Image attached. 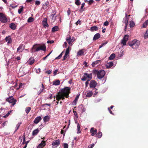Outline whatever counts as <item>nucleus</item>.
Masks as SVG:
<instances>
[{
  "label": "nucleus",
  "instance_id": "nucleus-1",
  "mask_svg": "<svg viewBox=\"0 0 148 148\" xmlns=\"http://www.w3.org/2000/svg\"><path fill=\"white\" fill-rule=\"evenodd\" d=\"M70 91L71 88L68 87H64V88L60 89L56 95V100L59 101L62 99L63 100L65 99V97L67 98L71 93Z\"/></svg>",
  "mask_w": 148,
  "mask_h": 148
},
{
  "label": "nucleus",
  "instance_id": "nucleus-2",
  "mask_svg": "<svg viewBox=\"0 0 148 148\" xmlns=\"http://www.w3.org/2000/svg\"><path fill=\"white\" fill-rule=\"evenodd\" d=\"M39 45L36 44L33 45L31 49L32 52H36L37 51L41 50L43 51H45L46 50V47L45 45H41L40 46L37 47V46Z\"/></svg>",
  "mask_w": 148,
  "mask_h": 148
},
{
  "label": "nucleus",
  "instance_id": "nucleus-3",
  "mask_svg": "<svg viewBox=\"0 0 148 148\" xmlns=\"http://www.w3.org/2000/svg\"><path fill=\"white\" fill-rule=\"evenodd\" d=\"M92 73L94 74H97V77L99 79L103 78L105 74V72L103 70L98 71L96 69H94L93 70Z\"/></svg>",
  "mask_w": 148,
  "mask_h": 148
},
{
  "label": "nucleus",
  "instance_id": "nucleus-4",
  "mask_svg": "<svg viewBox=\"0 0 148 148\" xmlns=\"http://www.w3.org/2000/svg\"><path fill=\"white\" fill-rule=\"evenodd\" d=\"M140 45V42L137 40H134L131 42L129 43V45L133 49L137 48Z\"/></svg>",
  "mask_w": 148,
  "mask_h": 148
},
{
  "label": "nucleus",
  "instance_id": "nucleus-5",
  "mask_svg": "<svg viewBox=\"0 0 148 148\" xmlns=\"http://www.w3.org/2000/svg\"><path fill=\"white\" fill-rule=\"evenodd\" d=\"M92 78V74L91 73L88 74L87 73H84L81 80L83 81H85L87 79L88 80L90 81Z\"/></svg>",
  "mask_w": 148,
  "mask_h": 148
},
{
  "label": "nucleus",
  "instance_id": "nucleus-6",
  "mask_svg": "<svg viewBox=\"0 0 148 148\" xmlns=\"http://www.w3.org/2000/svg\"><path fill=\"white\" fill-rule=\"evenodd\" d=\"M6 101L10 103H12V105L14 106L16 103V101L14 99L12 96L9 97L6 99Z\"/></svg>",
  "mask_w": 148,
  "mask_h": 148
},
{
  "label": "nucleus",
  "instance_id": "nucleus-7",
  "mask_svg": "<svg viewBox=\"0 0 148 148\" xmlns=\"http://www.w3.org/2000/svg\"><path fill=\"white\" fill-rule=\"evenodd\" d=\"M0 21L3 23H6L8 21L5 15L1 13H0Z\"/></svg>",
  "mask_w": 148,
  "mask_h": 148
},
{
  "label": "nucleus",
  "instance_id": "nucleus-8",
  "mask_svg": "<svg viewBox=\"0 0 148 148\" xmlns=\"http://www.w3.org/2000/svg\"><path fill=\"white\" fill-rule=\"evenodd\" d=\"M97 86V82L94 80H91L90 83V88H94Z\"/></svg>",
  "mask_w": 148,
  "mask_h": 148
},
{
  "label": "nucleus",
  "instance_id": "nucleus-9",
  "mask_svg": "<svg viewBox=\"0 0 148 148\" xmlns=\"http://www.w3.org/2000/svg\"><path fill=\"white\" fill-rule=\"evenodd\" d=\"M42 23L44 27H48L49 25L47 23V18H44Z\"/></svg>",
  "mask_w": 148,
  "mask_h": 148
},
{
  "label": "nucleus",
  "instance_id": "nucleus-10",
  "mask_svg": "<svg viewBox=\"0 0 148 148\" xmlns=\"http://www.w3.org/2000/svg\"><path fill=\"white\" fill-rule=\"evenodd\" d=\"M60 143V142L59 139L53 142L52 145L53 146H58Z\"/></svg>",
  "mask_w": 148,
  "mask_h": 148
},
{
  "label": "nucleus",
  "instance_id": "nucleus-11",
  "mask_svg": "<svg viewBox=\"0 0 148 148\" xmlns=\"http://www.w3.org/2000/svg\"><path fill=\"white\" fill-rule=\"evenodd\" d=\"M97 130L93 127H92L90 129V132L91 133V136H94L95 134L97 133Z\"/></svg>",
  "mask_w": 148,
  "mask_h": 148
},
{
  "label": "nucleus",
  "instance_id": "nucleus-12",
  "mask_svg": "<svg viewBox=\"0 0 148 148\" xmlns=\"http://www.w3.org/2000/svg\"><path fill=\"white\" fill-rule=\"evenodd\" d=\"M46 145L45 141L44 140H42L41 142V143L38 145L37 148H42L45 146Z\"/></svg>",
  "mask_w": 148,
  "mask_h": 148
},
{
  "label": "nucleus",
  "instance_id": "nucleus-13",
  "mask_svg": "<svg viewBox=\"0 0 148 148\" xmlns=\"http://www.w3.org/2000/svg\"><path fill=\"white\" fill-rule=\"evenodd\" d=\"M130 15H129L128 16H127V14L126 13H125V17L124 18L123 20V23H127L128 22L129 18L128 17L130 16Z\"/></svg>",
  "mask_w": 148,
  "mask_h": 148
},
{
  "label": "nucleus",
  "instance_id": "nucleus-14",
  "mask_svg": "<svg viewBox=\"0 0 148 148\" xmlns=\"http://www.w3.org/2000/svg\"><path fill=\"white\" fill-rule=\"evenodd\" d=\"M42 118L40 116H38L34 120V122L35 124H37L41 120Z\"/></svg>",
  "mask_w": 148,
  "mask_h": 148
},
{
  "label": "nucleus",
  "instance_id": "nucleus-15",
  "mask_svg": "<svg viewBox=\"0 0 148 148\" xmlns=\"http://www.w3.org/2000/svg\"><path fill=\"white\" fill-rule=\"evenodd\" d=\"M113 65V63L112 62L107 63L106 65V66L107 69H109L112 67Z\"/></svg>",
  "mask_w": 148,
  "mask_h": 148
},
{
  "label": "nucleus",
  "instance_id": "nucleus-16",
  "mask_svg": "<svg viewBox=\"0 0 148 148\" xmlns=\"http://www.w3.org/2000/svg\"><path fill=\"white\" fill-rule=\"evenodd\" d=\"M5 41L8 42V44H10L12 42V39L10 36H7L5 38Z\"/></svg>",
  "mask_w": 148,
  "mask_h": 148
},
{
  "label": "nucleus",
  "instance_id": "nucleus-17",
  "mask_svg": "<svg viewBox=\"0 0 148 148\" xmlns=\"http://www.w3.org/2000/svg\"><path fill=\"white\" fill-rule=\"evenodd\" d=\"M34 59L33 58H30L27 62V63L29 65H32L34 62Z\"/></svg>",
  "mask_w": 148,
  "mask_h": 148
},
{
  "label": "nucleus",
  "instance_id": "nucleus-18",
  "mask_svg": "<svg viewBox=\"0 0 148 148\" xmlns=\"http://www.w3.org/2000/svg\"><path fill=\"white\" fill-rule=\"evenodd\" d=\"M100 37V35L99 33H97L96 34L93 38V40H95L99 38Z\"/></svg>",
  "mask_w": 148,
  "mask_h": 148
},
{
  "label": "nucleus",
  "instance_id": "nucleus-19",
  "mask_svg": "<svg viewBox=\"0 0 148 148\" xmlns=\"http://www.w3.org/2000/svg\"><path fill=\"white\" fill-rule=\"evenodd\" d=\"M66 41L68 42L69 44H70L72 42V39L71 38V37L69 36V37H67L66 39Z\"/></svg>",
  "mask_w": 148,
  "mask_h": 148
},
{
  "label": "nucleus",
  "instance_id": "nucleus-20",
  "mask_svg": "<svg viewBox=\"0 0 148 148\" xmlns=\"http://www.w3.org/2000/svg\"><path fill=\"white\" fill-rule=\"evenodd\" d=\"M98 30V27L96 26H93L90 28V30L92 32L96 31Z\"/></svg>",
  "mask_w": 148,
  "mask_h": 148
},
{
  "label": "nucleus",
  "instance_id": "nucleus-21",
  "mask_svg": "<svg viewBox=\"0 0 148 148\" xmlns=\"http://www.w3.org/2000/svg\"><path fill=\"white\" fill-rule=\"evenodd\" d=\"M84 51L83 49L79 50L77 53V56H81L84 55Z\"/></svg>",
  "mask_w": 148,
  "mask_h": 148
},
{
  "label": "nucleus",
  "instance_id": "nucleus-22",
  "mask_svg": "<svg viewBox=\"0 0 148 148\" xmlns=\"http://www.w3.org/2000/svg\"><path fill=\"white\" fill-rule=\"evenodd\" d=\"M59 29V28L58 26H55L54 27L52 28V32H54L56 31H57Z\"/></svg>",
  "mask_w": 148,
  "mask_h": 148
},
{
  "label": "nucleus",
  "instance_id": "nucleus-23",
  "mask_svg": "<svg viewBox=\"0 0 148 148\" xmlns=\"http://www.w3.org/2000/svg\"><path fill=\"white\" fill-rule=\"evenodd\" d=\"M39 130L38 129H36L34 130L32 133V135L33 136H35L38 133Z\"/></svg>",
  "mask_w": 148,
  "mask_h": 148
},
{
  "label": "nucleus",
  "instance_id": "nucleus-24",
  "mask_svg": "<svg viewBox=\"0 0 148 148\" xmlns=\"http://www.w3.org/2000/svg\"><path fill=\"white\" fill-rule=\"evenodd\" d=\"M10 27L13 30H14L16 29V26L15 25L14 23H11L10 24Z\"/></svg>",
  "mask_w": 148,
  "mask_h": 148
},
{
  "label": "nucleus",
  "instance_id": "nucleus-25",
  "mask_svg": "<svg viewBox=\"0 0 148 148\" xmlns=\"http://www.w3.org/2000/svg\"><path fill=\"white\" fill-rule=\"evenodd\" d=\"M100 62V60H97L95 62H93L92 64V67H94L96 65L98 64L99 62Z\"/></svg>",
  "mask_w": 148,
  "mask_h": 148
},
{
  "label": "nucleus",
  "instance_id": "nucleus-26",
  "mask_svg": "<svg viewBox=\"0 0 148 148\" xmlns=\"http://www.w3.org/2000/svg\"><path fill=\"white\" fill-rule=\"evenodd\" d=\"M60 84V82L59 80L54 81L53 82V84L55 85H59Z\"/></svg>",
  "mask_w": 148,
  "mask_h": 148
},
{
  "label": "nucleus",
  "instance_id": "nucleus-27",
  "mask_svg": "<svg viewBox=\"0 0 148 148\" xmlns=\"http://www.w3.org/2000/svg\"><path fill=\"white\" fill-rule=\"evenodd\" d=\"M23 47V49H24L25 45H23V44H22L20 45L19 46V47L17 49V52H18V51L20 49H22V48Z\"/></svg>",
  "mask_w": 148,
  "mask_h": 148
},
{
  "label": "nucleus",
  "instance_id": "nucleus-28",
  "mask_svg": "<svg viewBox=\"0 0 148 148\" xmlns=\"http://www.w3.org/2000/svg\"><path fill=\"white\" fill-rule=\"evenodd\" d=\"M115 57V55L114 53H112L110 56L109 58V59L111 60H113Z\"/></svg>",
  "mask_w": 148,
  "mask_h": 148
},
{
  "label": "nucleus",
  "instance_id": "nucleus-29",
  "mask_svg": "<svg viewBox=\"0 0 148 148\" xmlns=\"http://www.w3.org/2000/svg\"><path fill=\"white\" fill-rule=\"evenodd\" d=\"M49 119V117L48 116H45L43 118V120L44 122L48 121Z\"/></svg>",
  "mask_w": 148,
  "mask_h": 148
},
{
  "label": "nucleus",
  "instance_id": "nucleus-30",
  "mask_svg": "<svg viewBox=\"0 0 148 148\" xmlns=\"http://www.w3.org/2000/svg\"><path fill=\"white\" fill-rule=\"evenodd\" d=\"M42 88L38 92V95L40 94L42 92L44 89L45 87L43 84H42Z\"/></svg>",
  "mask_w": 148,
  "mask_h": 148
},
{
  "label": "nucleus",
  "instance_id": "nucleus-31",
  "mask_svg": "<svg viewBox=\"0 0 148 148\" xmlns=\"http://www.w3.org/2000/svg\"><path fill=\"white\" fill-rule=\"evenodd\" d=\"M102 133L100 132H98L97 134H96V136L98 138H100L102 136Z\"/></svg>",
  "mask_w": 148,
  "mask_h": 148
},
{
  "label": "nucleus",
  "instance_id": "nucleus-32",
  "mask_svg": "<svg viewBox=\"0 0 148 148\" xmlns=\"http://www.w3.org/2000/svg\"><path fill=\"white\" fill-rule=\"evenodd\" d=\"M85 5V3L84 2L82 3V5L81 7V8L79 10V11L81 12H82L84 10L83 9V8L84 7Z\"/></svg>",
  "mask_w": 148,
  "mask_h": 148
},
{
  "label": "nucleus",
  "instance_id": "nucleus-33",
  "mask_svg": "<svg viewBox=\"0 0 148 148\" xmlns=\"http://www.w3.org/2000/svg\"><path fill=\"white\" fill-rule=\"evenodd\" d=\"M147 25H148V20H146L143 23V27L144 28H145Z\"/></svg>",
  "mask_w": 148,
  "mask_h": 148
},
{
  "label": "nucleus",
  "instance_id": "nucleus-34",
  "mask_svg": "<svg viewBox=\"0 0 148 148\" xmlns=\"http://www.w3.org/2000/svg\"><path fill=\"white\" fill-rule=\"evenodd\" d=\"M93 94V93L92 91H90L87 93L86 97H90L92 96Z\"/></svg>",
  "mask_w": 148,
  "mask_h": 148
},
{
  "label": "nucleus",
  "instance_id": "nucleus-35",
  "mask_svg": "<svg viewBox=\"0 0 148 148\" xmlns=\"http://www.w3.org/2000/svg\"><path fill=\"white\" fill-rule=\"evenodd\" d=\"M49 2L47 1L43 5L44 8H45V9H46L47 7H48L49 5Z\"/></svg>",
  "mask_w": 148,
  "mask_h": 148
},
{
  "label": "nucleus",
  "instance_id": "nucleus-36",
  "mask_svg": "<svg viewBox=\"0 0 148 148\" xmlns=\"http://www.w3.org/2000/svg\"><path fill=\"white\" fill-rule=\"evenodd\" d=\"M31 109V108L30 107H27L26 108L25 112L27 114L29 113Z\"/></svg>",
  "mask_w": 148,
  "mask_h": 148
},
{
  "label": "nucleus",
  "instance_id": "nucleus-37",
  "mask_svg": "<svg viewBox=\"0 0 148 148\" xmlns=\"http://www.w3.org/2000/svg\"><path fill=\"white\" fill-rule=\"evenodd\" d=\"M135 26V23L132 21H130V27H133Z\"/></svg>",
  "mask_w": 148,
  "mask_h": 148
},
{
  "label": "nucleus",
  "instance_id": "nucleus-38",
  "mask_svg": "<svg viewBox=\"0 0 148 148\" xmlns=\"http://www.w3.org/2000/svg\"><path fill=\"white\" fill-rule=\"evenodd\" d=\"M23 7L22 6L21 7V8L18 10V13L19 14H21L22 12L23 11Z\"/></svg>",
  "mask_w": 148,
  "mask_h": 148
},
{
  "label": "nucleus",
  "instance_id": "nucleus-39",
  "mask_svg": "<svg viewBox=\"0 0 148 148\" xmlns=\"http://www.w3.org/2000/svg\"><path fill=\"white\" fill-rule=\"evenodd\" d=\"M75 3L77 6L80 5L81 4V2L79 0H75Z\"/></svg>",
  "mask_w": 148,
  "mask_h": 148
},
{
  "label": "nucleus",
  "instance_id": "nucleus-40",
  "mask_svg": "<svg viewBox=\"0 0 148 148\" xmlns=\"http://www.w3.org/2000/svg\"><path fill=\"white\" fill-rule=\"evenodd\" d=\"M34 18L31 17H29L27 20V22L28 23H31L32 22L34 21Z\"/></svg>",
  "mask_w": 148,
  "mask_h": 148
},
{
  "label": "nucleus",
  "instance_id": "nucleus-41",
  "mask_svg": "<svg viewBox=\"0 0 148 148\" xmlns=\"http://www.w3.org/2000/svg\"><path fill=\"white\" fill-rule=\"evenodd\" d=\"M77 131H78L77 132V133H79L81 132V131H80V125L79 123L77 124Z\"/></svg>",
  "mask_w": 148,
  "mask_h": 148
},
{
  "label": "nucleus",
  "instance_id": "nucleus-42",
  "mask_svg": "<svg viewBox=\"0 0 148 148\" xmlns=\"http://www.w3.org/2000/svg\"><path fill=\"white\" fill-rule=\"evenodd\" d=\"M129 36L127 35H125L124 37L123 38V39L124 40H126V41H127L128 40L129 38Z\"/></svg>",
  "mask_w": 148,
  "mask_h": 148
},
{
  "label": "nucleus",
  "instance_id": "nucleus-43",
  "mask_svg": "<svg viewBox=\"0 0 148 148\" xmlns=\"http://www.w3.org/2000/svg\"><path fill=\"white\" fill-rule=\"evenodd\" d=\"M144 38L145 39L147 38H148V29L146 31L144 35Z\"/></svg>",
  "mask_w": 148,
  "mask_h": 148
},
{
  "label": "nucleus",
  "instance_id": "nucleus-44",
  "mask_svg": "<svg viewBox=\"0 0 148 148\" xmlns=\"http://www.w3.org/2000/svg\"><path fill=\"white\" fill-rule=\"evenodd\" d=\"M63 51H62L58 57H57L56 58H55V59L57 60V59H60L62 56V53H63Z\"/></svg>",
  "mask_w": 148,
  "mask_h": 148
},
{
  "label": "nucleus",
  "instance_id": "nucleus-45",
  "mask_svg": "<svg viewBox=\"0 0 148 148\" xmlns=\"http://www.w3.org/2000/svg\"><path fill=\"white\" fill-rule=\"evenodd\" d=\"M127 41L122 39L121 40V43L123 45H126Z\"/></svg>",
  "mask_w": 148,
  "mask_h": 148
},
{
  "label": "nucleus",
  "instance_id": "nucleus-46",
  "mask_svg": "<svg viewBox=\"0 0 148 148\" xmlns=\"http://www.w3.org/2000/svg\"><path fill=\"white\" fill-rule=\"evenodd\" d=\"M69 49L70 47H68L66 49L65 53V54L68 55L69 53Z\"/></svg>",
  "mask_w": 148,
  "mask_h": 148
},
{
  "label": "nucleus",
  "instance_id": "nucleus-47",
  "mask_svg": "<svg viewBox=\"0 0 148 148\" xmlns=\"http://www.w3.org/2000/svg\"><path fill=\"white\" fill-rule=\"evenodd\" d=\"M54 42V41L53 40H49L47 41V43L48 44L50 43V44H52Z\"/></svg>",
  "mask_w": 148,
  "mask_h": 148
},
{
  "label": "nucleus",
  "instance_id": "nucleus-48",
  "mask_svg": "<svg viewBox=\"0 0 148 148\" xmlns=\"http://www.w3.org/2000/svg\"><path fill=\"white\" fill-rule=\"evenodd\" d=\"M26 141H25V134H24L23 135V142L22 143L23 144H25Z\"/></svg>",
  "mask_w": 148,
  "mask_h": 148
},
{
  "label": "nucleus",
  "instance_id": "nucleus-49",
  "mask_svg": "<svg viewBox=\"0 0 148 148\" xmlns=\"http://www.w3.org/2000/svg\"><path fill=\"white\" fill-rule=\"evenodd\" d=\"M11 113V111L9 112L6 115H5L4 116H3V117H4V118H6V117H7Z\"/></svg>",
  "mask_w": 148,
  "mask_h": 148
},
{
  "label": "nucleus",
  "instance_id": "nucleus-50",
  "mask_svg": "<svg viewBox=\"0 0 148 148\" xmlns=\"http://www.w3.org/2000/svg\"><path fill=\"white\" fill-rule=\"evenodd\" d=\"M68 55L66 54H65V55L63 57V58L62 59V61H64L66 59Z\"/></svg>",
  "mask_w": 148,
  "mask_h": 148
},
{
  "label": "nucleus",
  "instance_id": "nucleus-51",
  "mask_svg": "<svg viewBox=\"0 0 148 148\" xmlns=\"http://www.w3.org/2000/svg\"><path fill=\"white\" fill-rule=\"evenodd\" d=\"M81 21H80V20L79 19L77 21L76 23H75V24H76V25H78V24H81Z\"/></svg>",
  "mask_w": 148,
  "mask_h": 148
},
{
  "label": "nucleus",
  "instance_id": "nucleus-52",
  "mask_svg": "<svg viewBox=\"0 0 148 148\" xmlns=\"http://www.w3.org/2000/svg\"><path fill=\"white\" fill-rule=\"evenodd\" d=\"M63 146L64 148H68V145L67 143H64Z\"/></svg>",
  "mask_w": 148,
  "mask_h": 148
},
{
  "label": "nucleus",
  "instance_id": "nucleus-53",
  "mask_svg": "<svg viewBox=\"0 0 148 148\" xmlns=\"http://www.w3.org/2000/svg\"><path fill=\"white\" fill-rule=\"evenodd\" d=\"M21 124V123H18L16 126V130H17L19 128L20 125Z\"/></svg>",
  "mask_w": 148,
  "mask_h": 148
},
{
  "label": "nucleus",
  "instance_id": "nucleus-54",
  "mask_svg": "<svg viewBox=\"0 0 148 148\" xmlns=\"http://www.w3.org/2000/svg\"><path fill=\"white\" fill-rule=\"evenodd\" d=\"M95 145V144L94 143L92 144L89 145L88 146V148H92Z\"/></svg>",
  "mask_w": 148,
  "mask_h": 148
},
{
  "label": "nucleus",
  "instance_id": "nucleus-55",
  "mask_svg": "<svg viewBox=\"0 0 148 148\" xmlns=\"http://www.w3.org/2000/svg\"><path fill=\"white\" fill-rule=\"evenodd\" d=\"M108 25H109V23L108 21H106L103 24V25L104 26H107Z\"/></svg>",
  "mask_w": 148,
  "mask_h": 148
},
{
  "label": "nucleus",
  "instance_id": "nucleus-56",
  "mask_svg": "<svg viewBox=\"0 0 148 148\" xmlns=\"http://www.w3.org/2000/svg\"><path fill=\"white\" fill-rule=\"evenodd\" d=\"M55 14H52L51 15L52 16V19L53 20H55L56 19V16H55Z\"/></svg>",
  "mask_w": 148,
  "mask_h": 148
},
{
  "label": "nucleus",
  "instance_id": "nucleus-57",
  "mask_svg": "<svg viewBox=\"0 0 148 148\" xmlns=\"http://www.w3.org/2000/svg\"><path fill=\"white\" fill-rule=\"evenodd\" d=\"M73 112L74 114V115L75 116H76V117L77 118L78 117V116H77V113L76 112V111H75L74 110H73Z\"/></svg>",
  "mask_w": 148,
  "mask_h": 148
},
{
  "label": "nucleus",
  "instance_id": "nucleus-58",
  "mask_svg": "<svg viewBox=\"0 0 148 148\" xmlns=\"http://www.w3.org/2000/svg\"><path fill=\"white\" fill-rule=\"evenodd\" d=\"M93 2V0H90L88 1V4L89 5H91Z\"/></svg>",
  "mask_w": 148,
  "mask_h": 148
},
{
  "label": "nucleus",
  "instance_id": "nucleus-59",
  "mask_svg": "<svg viewBox=\"0 0 148 148\" xmlns=\"http://www.w3.org/2000/svg\"><path fill=\"white\" fill-rule=\"evenodd\" d=\"M77 102V101H75V100H74L72 104L74 106L76 105V104Z\"/></svg>",
  "mask_w": 148,
  "mask_h": 148
},
{
  "label": "nucleus",
  "instance_id": "nucleus-60",
  "mask_svg": "<svg viewBox=\"0 0 148 148\" xmlns=\"http://www.w3.org/2000/svg\"><path fill=\"white\" fill-rule=\"evenodd\" d=\"M35 4L37 5H39L40 4V2L39 1H36L35 2Z\"/></svg>",
  "mask_w": 148,
  "mask_h": 148
},
{
  "label": "nucleus",
  "instance_id": "nucleus-61",
  "mask_svg": "<svg viewBox=\"0 0 148 148\" xmlns=\"http://www.w3.org/2000/svg\"><path fill=\"white\" fill-rule=\"evenodd\" d=\"M79 94L77 95L75 98V101H77L78 100V99L79 97Z\"/></svg>",
  "mask_w": 148,
  "mask_h": 148
},
{
  "label": "nucleus",
  "instance_id": "nucleus-62",
  "mask_svg": "<svg viewBox=\"0 0 148 148\" xmlns=\"http://www.w3.org/2000/svg\"><path fill=\"white\" fill-rule=\"evenodd\" d=\"M51 71L48 70L46 71V73H47L48 74H50L51 73Z\"/></svg>",
  "mask_w": 148,
  "mask_h": 148
},
{
  "label": "nucleus",
  "instance_id": "nucleus-63",
  "mask_svg": "<svg viewBox=\"0 0 148 148\" xmlns=\"http://www.w3.org/2000/svg\"><path fill=\"white\" fill-rule=\"evenodd\" d=\"M51 52H50V53H49L46 56L44 57L43 58V60H45V59L47 58L48 57L50 54L51 53Z\"/></svg>",
  "mask_w": 148,
  "mask_h": 148
},
{
  "label": "nucleus",
  "instance_id": "nucleus-64",
  "mask_svg": "<svg viewBox=\"0 0 148 148\" xmlns=\"http://www.w3.org/2000/svg\"><path fill=\"white\" fill-rule=\"evenodd\" d=\"M89 81H88V80H87V81L85 83V86H86V87H87L88 85V84H89V82H88Z\"/></svg>",
  "mask_w": 148,
  "mask_h": 148
}]
</instances>
